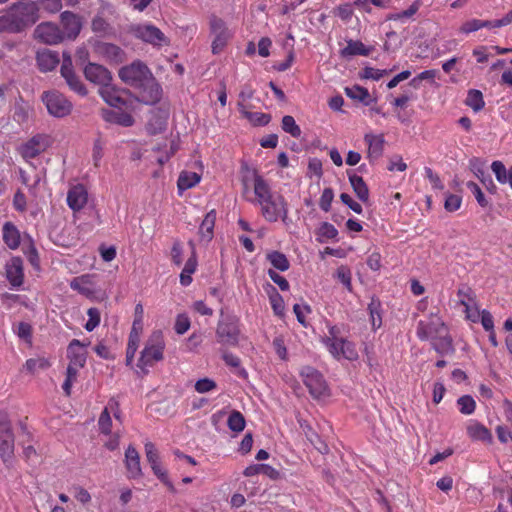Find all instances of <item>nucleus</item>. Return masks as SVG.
Segmentation results:
<instances>
[{
	"label": "nucleus",
	"instance_id": "f257e3e1",
	"mask_svg": "<svg viewBox=\"0 0 512 512\" xmlns=\"http://www.w3.org/2000/svg\"><path fill=\"white\" fill-rule=\"evenodd\" d=\"M242 186L244 195L249 188L253 189L254 198L247 197V200L260 207L261 215L266 221L286 222L289 211L287 201L282 195L273 193L268 182L255 169L247 166L243 168Z\"/></svg>",
	"mask_w": 512,
	"mask_h": 512
},
{
	"label": "nucleus",
	"instance_id": "f03ea898",
	"mask_svg": "<svg viewBox=\"0 0 512 512\" xmlns=\"http://www.w3.org/2000/svg\"><path fill=\"white\" fill-rule=\"evenodd\" d=\"M417 336L421 340H430L433 348L439 354L453 351L452 340L448 336L447 328L437 315L432 314L428 322L420 321L418 323Z\"/></svg>",
	"mask_w": 512,
	"mask_h": 512
},
{
	"label": "nucleus",
	"instance_id": "7ed1b4c3",
	"mask_svg": "<svg viewBox=\"0 0 512 512\" xmlns=\"http://www.w3.org/2000/svg\"><path fill=\"white\" fill-rule=\"evenodd\" d=\"M321 342L330 355L336 360L354 361L358 359V352L354 343L343 336L342 327L327 323V333Z\"/></svg>",
	"mask_w": 512,
	"mask_h": 512
},
{
	"label": "nucleus",
	"instance_id": "20e7f679",
	"mask_svg": "<svg viewBox=\"0 0 512 512\" xmlns=\"http://www.w3.org/2000/svg\"><path fill=\"white\" fill-rule=\"evenodd\" d=\"M164 350L165 340L162 331H153L147 339L137 362V367L140 372L144 375L147 374L149 372V368L153 367L155 363L163 360Z\"/></svg>",
	"mask_w": 512,
	"mask_h": 512
},
{
	"label": "nucleus",
	"instance_id": "39448f33",
	"mask_svg": "<svg viewBox=\"0 0 512 512\" xmlns=\"http://www.w3.org/2000/svg\"><path fill=\"white\" fill-rule=\"evenodd\" d=\"M118 76L122 82L136 88L149 80L153 75L146 64L137 60L121 67Z\"/></svg>",
	"mask_w": 512,
	"mask_h": 512
},
{
	"label": "nucleus",
	"instance_id": "423d86ee",
	"mask_svg": "<svg viewBox=\"0 0 512 512\" xmlns=\"http://www.w3.org/2000/svg\"><path fill=\"white\" fill-rule=\"evenodd\" d=\"M300 376L314 398L324 399L329 396L328 385L319 371L313 367L305 366L301 369Z\"/></svg>",
	"mask_w": 512,
	"mask_h": 512
},
{
	"label": "nucleus",
	"instance_id": "0eeeda50",
	"mask_svg": "<svg viewBox=\"0 0 512 512\" xmlns=\"http://www.w3.org/2000/svg\"><path fill=\"white\" fill-rule=\"evenodd\" d=\"M19 32L32 26L39 19V7L37 3L26 1L19 2L10 8Z\"/></svg>",
	"mask_w": 512,
	"mask_h": 512
},
{
	"label": "nucleus",
	"instance_id": "6e6552de",
	"mask_svg": "<svg viewBox=\"0 0 512 512\" xmlns=\"http://www.w3.org/2000/svg\"><path fill=\"white\" fill-rule=\"evenodd\" d=\"M52 144L53 139L50 135L39 133L22 143L18 152L25 161H29L45 152Z\"/></svg>",
	"mask_w": 512,
	"mask_h": 512
},
{
	"label": "nucleus",
	"instance_id": "1a4fd4ad",
	"mask_svg": "<svg viewBox=\"0 0 512 512\" xmlns=\"http://www.w3.org/2000/svg\"><path fill=\"white\" fill-rule=\"evenodd\" d=\"M212 37L211 51L214 55L220 54L232 38V32L226 23L219 17L212 16L209 21Z\"/></svg>",
	"mask_w": 512,
	"mask_h": 512
},
{
	"label": "nucleus",
	"instance_id": "9d476101",
	"mask_svg": "<svg viewBox=\"0 0 512 512\" xmlns=\"http://www.w3.org/2000/svg\"><path fill=\"white\" fill-rule=\"evenodd\" d=\"M42 102L50 115L62 118L70 114L72 110L71 102L60 92L52 90L42 94Z\"/></svg>",
	"mask_w": 512,
	"mask_h": 512
},
{
	"label": "nucleus",
	"instance_id": "9b49d317",
	"mask_svg": "<svg viewBox=\"0 0 512 512\" xmlns=\"http://www.w3.org/2000/svg\"><path fill=\"white\" fill-rule=\"evenodd\" d=\"M133 35L153 46H164L169 44V39L156 26L152 24H138L131 28Z\"/></svg>",
	"mask_w": 512,
	"mask_h": 512
},
{
	"label": "nucleus",
	"instance_id": "f8f14e48",
	"mask_svg": "<svg viewBox=\"0 0 512 512\" xmlns=\"http://www.w3.org/2000/svg\"><path fill=\"white\" fill-rule=\"evenodd\" d=\"M34 38L47 45H57L64 41L60 27L53 22H42L34 30Z\"/></svg>",
	"mask_w": 512,
	"mask_h": 512
},
{
	"label": "nucleus",
	"instance_id": "ddd939ff",
	"mask_svg": "<svg viewBox=\"0 0 512 512\" xmlns=\"http://www.w3.org/2000/svg\"><path fill=\"white\" fill-rule=\"evenodd\" d=\"M60 24L61 34L64 41L75 40L82 29L81 17L70 11H64L61 13Z\"/></svg>",
	"mask_w": 512,
	"mask_h": 512
},
{
	"label": "nucleus",
	"instance_id": "4468645a",
	"mask_svg": "<svg viewBox=\"0 0 512 512\" xmlns=\"http://www.w3.org/2000/svg\"><path fill=\"white\" fill-rule=\"evenodd\" d=\"M14 454V435L9 422H0V457L7 465Z\"/></svg>",
	"mask_w": 512,
	"mask_h": 512
},
{
	"label": "nucleus",
	"instance_id": "2eb2a0df",
	"mask_svg": "<svg viewBox=\"0 0 512 512\" xmlns=\"http://www.w3.org/2000/svg\"><path fill=\"white\" fill-rule=\"evenodd\" d=\"M136 89H138V100L144 104L153 105L161 99V87L153 76Z\"/></svg>",
	"mask_w": 512,
	"mask_h": 512
},
{
	"label": "nucleus",
	"instance_id": "dca6fc26",
	"mask_svg": "<svg viewBox=\"0 0 512 512\" xmlns=\"http://www.w3.org/2000/svg\"><path fill=\"white\" fill-rule=\"evenodd\" d=\"M84 75L88 81L98 85L99 88H102L104 85L112 81L110 71L104 66L96 63H89L86 65L84 68Z\"/></svg>",
	"mask_w": 512,
	"mask_h": 512
},
{
	"label": "nucleus",
	"instance_id": "f3484780",
	"mask_svg": "<svg viewBox=\"0 0 512 512\" xmlns=\"http://www.w3.org/2000/svg\"><path fill=\"white\" fill-rule=\"evenodd\" d=\"M217 341L226 346H236L238 344L239 330L231 322L220 321L216 329Z\"/></svg>",
	"mask_w": 512,
	"mask_h": 512
},
{
	"label": "nucleus",
	"instance_id": "a211bd4d",
	"mask_svg": "<svg viewBox=\"0 0 512 512\" xmlns=\"http://www.w3.org/2000/svg\"><path fill=\"white\" fill-rule=\"evenodd\" d=\"M95 51L109 63L120 64L126 59L125 52L111 43L99 42L95 46Z\"/></svg>",
	"mask_w": 512,
	"mask_h": 512
},
{
	"label": "nucleus",
	"instance_id": "6ab92c4d",
	"mask_svg": "<svg viewBox=\"0 0 512 512\" xmlns=\"http://www.w3.org/2000/svg\"><path fill=\"white\" fill-rule=\"evenodd\" d=\"M88 202V192L85 186L77 184L72 186L67 193V204L73 212L82 210Z\"/></svg>",
	"mask_w": 512,
	"mask_h": 512
},
{
	"label": "nucleus",
	"instance_id": "aec40b11",
	"mask_svg": "<svg viewBox=\"0 0 512 512\" xmlns=\"http://www.w3.org/2000/svg\"><path fill=\"white\" fill-rule=\"evenodd\" d=\"M125 90L118 89L111 82L99 88V94L102 99L111 107H122L126 104V100L123 97Z\"/></svg>",
	"mask_w": 512,
	"mask_h": 512
},
{
	"label": "nucleus",
	"instance_id": "412c9836",
	"mask_svg": "<svg viewBox=\"0 0 512 512\" xmlns=\"http://www.w3.org/2000/svg\"><path fill=\"white\" fill-rule=\"evenodd\" d=\"M503 415L506 422L511 426L509 429L506 425L500 424L496 427L495 431L498 440L501 443L512 442V402L508 399H504L502 403Z\"/></svg>",
	"mask_w": 512,
	"mask_h": 512
},
{
	"label": "nucleus",
	"instance_id": "4be33fe9",
	"mask_svg": "<svg viewBox=\"0 0 512 512\" xmlns=\"http://www.w3.org/2000/svg\"><path fill=\"white\" fill-rule=\"evenodd\" d=\"M6 278L12 287H20L24 281L23 261L19 257H13L6 264Z\"/></svg>",
	"mask_w": 512,
	"mask_h": 512
},
{
	"label": "nucleus",
	"instance_id": "5701e85b",
	"mask_svg": "<svg viewBox=\"0 0 512 512\" xmlns=\"http://www.w3.org/2000/svg\"><path fill=\"white\" fill-rule=\"evenodd\" d=\"M89 343H81L77 339H73L67 347V357L69 364L76 366H84L86 363V346Z\"/></svg>",
	"mask_w": 512,
	"mask_h": 512
},
{
	"label": "nucleus",
	"instance_id": "b1692460",
	"mask_svg": "<svg viewBox=\"0 0 512 512\" xmlns=\"http://www.w3.org/2000/svg\"><path fill=\"white\" fill-rule=\"evenodd\" d=\"M94 275L85 274L72 279L70 287L80 294L91 297L95 293Z\"/></svg>",
	"mask_w": 512,
	"mask_h": 512
},
{
	"label": "nucleus",
	"instance_id": "393cba45",
	"mask_svg": "<svg viewBox=\"0 0 512 512\" xmlns=\"http://www.w3.org/2000/svg\"><path fill=\"white\" fill-rule=\"evenodd\" d=\"M467 435L475 441H481L487 444H491L493 442V436L491 431L486 428L483 424L471 420L467 425Z\"/></svg>",
	"mask_w": 512,
	"mask_h": 512
},
{
	"label": "nucleus",
	"instance_id": "a878e982",
	"mask_svg": "<svg viewBox=\"0 0 512 512\" xmlns=\"http://www.w3.org/2000/svg\"><path fill=\"white\" fill-rule=\"evenodd\" d=\"M189 245L191 247V256L186 261L182 272L180 273V283L183 286H188L192 282V274L197 269V256L195 250V244L193 241H189Z\"/></svg>",
	"mask_w": 512,
	"mask_h": 512
},
{
	"label": "nucleus",
	"instance_id": "bb28decb",
	"mask_svg": "<svg viewBox=\"0 0 512 512\" xmlns=\"http://www.w3.org/2000/svg\"><path fill=\"white\" fill-rule=\"evenodd\" d=\"M373 47H368L359 40H348L346 47L340 50V55L343 58H349L356 55L368 56L373 51Z\"/></svg>",
	"mask_w": 512,
	"mask_h": 512
},
{
	"label": "nucleus",
	"instance_id": "cd10ccee",
	"mask_svg": "<svg viewBox=\"0 0 512 512\" xmlns=\"http://www.w3.org/2000/svg\"><path fill=\"white\" fill-rule=\"evenodd\" d=\"M37 64L42 72H49L56 68L59 63L58 54L48 49L37 53Z\"/></svg>",
	"mask_w": 512,
	"mask_h": 512
},
{
	"label": "nucleus",
	"instance_id": "c85d7f7f",
	"mask_svg": "<svg viewBox=\"0 0 512 512\" xmlns=\"http://www.w3.org/2000/svg\"><path fill=\"white\" fill-rule=\"evenodd\" d=\"M125 463L129 477L136 478L141 475L140 457L132 446H129L125 452Z\"/></svg>",
	"mask_w": 512,
	"mask_h": 512
},
{
	"label": "nucleus",
	"instance_id": "c756f323",
	"mask_svg": "<svg viewBox=\"0 0 512 512\" xmlns=\"http://www.w3.org/2000/svg\"><path fill=\"white\" fill-rule=\"evenodd\" d=\"M368 145V157L370 159L379 158L384 150V138L382 135L367 134L364 137Z\"/></svg>",
	"mask_w": 512,
	"mask_h": 512
},
{
	"label": "nucleus",
	"instance_id": "7c9ffc66",
	"mask_svg": "<svg viewBox=\"0 0 512 512\" xmlns=\"http://www.w3.org/2000/svg\"><path fill=\"white\" fill-rule=\"evenodd\" d=\"M215 221H216V212L214 210H211L210 212H208L205 215V217L199 227V236L202 241L210 242L212 240Z\"/></svg>",
	"mask_w": 512,
	"mask_h": 512
},
{
	"label": "nucleus",
	"instance_id": "2f4dec72",
	"mask_svg": "<svg viewBox=\"0 0 512 512\" xmlns=\"http://www.w3.org/2000/svg\"><path fill=\"white\" fill-rule=\"evenodd\" d=\"M103 117L108 122L124 127H130L134 124V118L129 113L123 111L105 110Z\"/></svg>",
	"mask_w": 512,
	"mask_h": 512
},
{
	"label": "nucleus",
	"instance_id": "473e14b6",
	"mask_svg": "<svg viewBox=\"0 0 512 512\" xmlns=\"http://www.w3.org/2000/svg\"><path fill=\"white\" fill-rule=\"evenodd\" d=\"M51 366V361L45 356H37L26 360L23 369L30 374L47 370Z\"/></svg>",
	"mask_w": 512,
	"mask_h": 512
},
{
	"label": "nucleus",
	"instance_id": "72a5a7b5",
	"mask_svg": "<svg viewBox=\"0 0 512 512\" xmlns=\"http://www.w3.org/2000/svg\"><path fill=\"white\" fill-rule=\"evenodd\" d=\"M3 240L10 249L18 248L20 244V233L11 223L7 222L3 226Z\"/></svg>",
	"mask_w": 512,
	"mask_h": 512
},
{
	"label": "nucleus",
	"instance_id": "f704fd0d",
	"mask_svg": "<svg viewBox=\"0 0 512 512\" xmlns=\"http://www.w3.org/2000/svg\"><path fill=\"white\" fill-rule=\"evenodd\" d=\"M349 181L359 200L364 203L367 202L369 199V190L363 178L357 174H351L349 175Z\"/></svg>",
	"mask_w": 512,
	"mask_h": 512
},
{
	"label": "nucleus",
	"instance_id": "c9c22d12",
	"mask_svg": "<svg viewBox=\"0 0 512 512\" xmlns=\"http://www.w3.org/2000/svg\"><path fill=\"white\" fill-rule=\"evenodd\" d=\"M201 180V176L192 171H183L180 173L177 187L180 191L191 189L195 187Z\"/></svg>",
	"mask_w": 512,
	"mask_h": 512
},
{
	"label": "nucleus",
	"instance_id": "e433bc0d",
	"mask_svg": "<svg viewBox=\"0 0 512 512\" xmlns=\"http://www.w3.org/2000/svg\"><path fill=\"white\" fill-rule=\"evenodd\" d=\"M491 169L499 183H508L512 188V166L507 170L501 161H494L491 164Z\"/></svg>",
	"mask_w": 512,
	"mask_h": 512
},
{
	"label": "nucleus",
	"instance_id": "4c0bfd02",
	"mask_svg": "<svg viewBox=\"0 0 512 512\" xmlns=\"http://www.w3.org/2000/svg\"><path fill=\"white\" fill-rule=\"evenodd\" d=\"M345 94L356 101L362 102L365 105H369L371 102V96L369 94V91L359 85H353L351 87L345 88Z\"/></svg>",
	"mask_w": 512,
	"mask_h": 512
},
{
	"label": "nucleus",
	"instance_id": "58836bf2",
	"mask_svg": "<svg viewBox=\"0 0 512 512\" xmlns=\"http://www.w3.org/2000/svg\"><path fill=\"white\" fill-rule=\"evenodd\" d=\"M239 111L249 120L250 123L256 126H264L270 122V115L261 112H249L242 104H239Z\"/></svg>",
	"mask_w": 512,
	"mask_h": 512
},
{
	"label": "nucleus",
	"instance_id": "ea45409f",
	"mask_svg": "<svg viewBox=\"0 0 512 512\" xmlns=\"http://www.w3.org/2000/svg\"><path fill=\"white\" fill-rule=\"evenodd\" d=\"M140 340L139 331H131L126 349V364L131 365L138 349Z\"/></svg>",
	"mask_w": 512,
	"mask_h": 512
},
{
	"label": "nucleus",
	"instance_id": "a19ab883",
	"mask_svg": "<svg viewBox=\"0 0 512 512\" xmlns=\"http://www.w3.org/2000/svg\"><path fill=\"white\" fill-rule=\"evenodd\" d=\"M227 425L233 432H242L245 428L246 421L239 411H232L227 419Z\"/></svg>",
	"mask_w": 512,
	"mask_h": 512
},
{
	"label": "nucleus",
	"instance_id": "79ce46f5",
	"mask_svg": "<svg viewBox=\"0 0 512 512\" xmlns=\"http://www.w3.org/2000/svg\"><path fill=\"white\" fill-rule=\"evenodd\" d=\"M466 104L475 112L482 110L485 102L481 91L476 89L470 90L466 98Z\"/></svg>",
	"mask_w": 512,
	"mask_h": 512
},
{
	"label": "nucleus",
	"instance_id": "37998d69",
	"mask_svg": "<svg viewBox=\"0 0 512 512\" xmlns=\"http://www.w3.org/2000/svg\"><path fill=\"white\" fill-rule=\"evenodd\" d=\"M30 107L22 99L16 101L13 107V119L18 123H23L28 119Z\"/></svg>",
	"mask_w": 512,
	"mask_h": 512
},
{
	"label": "nucleus",
	"instance_id": "c03bdc74",
	"mask_svg": "<svg viewBox=\"0 0 512 512\" xmlns=\"http://www.w3.org/2000/svg\"><path fill=\"white\" fill-rule=\"evenodd\" d=\"M272 292L269 295L271 307L277 316H284L285 304L282 296L277 292L274 287H271Z\"/></svg>",
	"mask_w": 512,
	"mask_h": 512
},
{
	"label": "nucleus",
	"instance_id": "a18cd8bd",
	"mask_svg": "<svg viewBox=\"0 0 512 512\" xmlns=\"http://www.w3.org/2000/svg\"><path fill=\"white\" fill-rule=\"evenodd\" d=\"M267 259L274 268L280 271H286L289 268V261L283 253L273 251L267 254Z\"/></svg>",
	"mask_w": 512,
	"mask_h": 512
},
{
	"label": "nucleus",
	"instance_id": "49530a36",
	"mask_svg": "<svg viewBox=\"0 0 512 512\" xmlns=\"http://www.w3.org/2000/svg\"><path fill=\"white\" fill-rule=\"evenodd\" d=\"M3 32H19L11 10H9L7 14L0 16V33Z\"/></svg>",
	"mask_w": 512,
	"mask_h": 512
},
{
	"label": "nucleus",
	"instance_id": "de8ad7c7",
	"mask_svg": "<svg viewBox=\"0 0 512 512\" xmlns=\"http://www.w3.org/2000/svg\"><path fill=\"white\" fill-rule=\"evenodd\" d=\"M380 301L372 298L371 302L368 305V310L370 313L371 324L373 329H377L381 326V315H380Z\"/></svg>",
	"mask_w": 512,
	"mask_h": 512
},
{
	"label": "nucleus",
	"instance_id": "09e8293b",
	"mask_svg": "<svg viewBox=\"0 0 512 512\" xmlns=\"http://www.w3.org/2000/svg\"><path fill=\"white\" fill-rule=\"evenodd\" d=\"M282 129L294 138H299L302 133L299 125H297L295 119L290 115H286L282 118Z\"/></svg>",
	"mask_w": 512,
	"mask_h": 512
},
{
	"label": "nucleus",
	"instance_id": "8fccbe9b",
	"mask_svg": "<svg viewBox=\"0 0 512 512\" xmlns=\"http://www.w3.org/2000/svg\"><path fill=\"white\" fill-rule=\"evenodd\" d=\"M99 430L102 434L109 435L111 434L112 428V418L109 411V408L106 407L100 414L98 420Z\"/></svg>",
	"mask_w": 512,
	"mask_h": 512
},
{
	"label": "nucleus",
	"instance_id": "3c124183",
	"mask_svg": "<svg viewBox=\"0 0 512 512\" xmlns=\"http://www.w3.org/2000/svg\"><path fill=\"white\" fill-rule=\"evenodd\" d=\"M336 279L343 284L348 291H352V274L351 270L346 266H340L335 273Z\"/></svg>",
	"mask_w": 512,
	"mask_h": 512
},
{
	"label": "nucleus",
	"instance_id": "603ef678",
	"mask_svg": "<svg viewBox=\"0 0 512 512\" xmlns=\"http://www.w3.org/2000/svg\"><path fill=\"white\" fill-rule=\"evenodd\" d=\"M459 410L464 415H471L476 408L475 400L469 396L464 395L457 400Z\"/></svg>",
	"mask_w": 512,
	"mask_h": 512
},
{
	"label": "nucleus",
	"instance_id": "864d4df0",
	"mask_svg": "<svg viewBox=\"0 0 512 512\" xmlns=\"http://www.w3.org/2000/svg\"><path fill=\"white\" fill-rule=\"evenodd\" d=\"M88 320L85 324V329L89 332L93 331L100 324V311L97 308H89L87 311Z\"/></svg>",
	"mask_w": 512,
	"mask_h": 512
},
{
	"label": "nucleus",
	"instance_id": "5fc2aeb1",
	"mask_svg": "<svg viewBox=\"0 0 512 512\" xmlns=\"http://www.w3.org/2000/svg\"><path fill=\"white\" fill-rule=\"evenodd\" d=\"M388 73L387 70H381L373 67H365L360 72V77L362 79H371L374 81L380 80L384 75Z\"/></svg>",
	"mask_w": 512,
	"mask_h": 512
},
{
	"label": "nucleus",
	"instance_id": "6e6d98bb",
	"mask_svg": "<svg viewBox=\"0 0 512 512\" xmlns=\"http://www.w3.org/2000/svg\"><path fill=\"white\" fill-rule=\"evenodd\" d=\"M216 387V382L210 378L199 379L194 385L195 390L201 394L213 391Z\"/></svg>",
	"mask_w": 512,
	"mask_h": 512
},
{
	"label": "nucleus",
	"instance_id": "4d7b16f0",
	"mask_svg": "<svg viewBox=\"0 0 512 512\" xmlns=\"http://www.w3.org/2000/svg\"><path fill=\"white\" fill-rule=\"evenodd\" d=\"M190 319L186 314H179L176 317L174 329L179 335H183L190 329Z\"/></svg>",
	"mask_w": 512,
	"mask_h": 512
},
{
	"label": "nucleus",
	"instance_id": "13d9d810",
	"mask_svg": "<svg viewBox=\"0 0 512 512\" xmlns=\"http://www.w3.org/2000/svg\"><path fill=\"white\" fill-rule=\"evenodd\" d=\"M39 9H43L49 13H57L62 8L61 0H39L37 2Z\"/></svg>",
	"mask_w": 512,
	"mask_h": 512
},
{
	"label": "nucleus",
	"instance_id": "bf43d9fd",
	"mask_svg": "<svg viewBox=\"0 0 512 512\" xmlns=\"http://www.w3.org/2000/svg\"><path fill=\"white\" fill-rule=\"evenodd\" d=\"M467 188L470 190V192L475 196V199L477 200L478 204L481 207H487L488 201L485 198L483 192L481 191L480 187L472 181L467 182L466 184Z\"/></svg>",
	"mask_w": 512,
	"mask_h": 512
},
{
	"label": "nucleus",
	"instance_id": "052dcab7",
	"mask_svg": "<svg viewBox=\"0 0 512 512\" xmlns=\"http://www.w3.org/2000/svg\"><path fill=\"white\" fill-rule=\"evenodd\" d=\"M471 302H472L471 299H469L468 301H466L464 299L460 300L461 305H463L465 307V313H466L467 319L471 320L472 322H476L480 316V312H479L478 308Z\"/></svg>",
	"mask_w": 512,
	"mask_h": 512
},
{
	"label": "nucleus",
	"instance_id": "680f3d73",
	"mask_svg": "<svg viewBox=\"0 0 512 512\" xmlns=\"http://www.w3.org/2000/svg\"><path fill=\"white\" fill-rule=\"evenodd\" d=\"M353 13V7L349 3L340 4L335 9V15L345 22H349L351 20Z\"/></svg>",
	"mask_w": 512,
	"mask_h": 512
},
{
	"label": "nucleus",
	"instance_id": "e2e57ef3",
	"mask_svg": "<svg viewBox=\"0 0 512 512\" xmlns=\"http://www.w3.org/2000/svg\"><path fill=\"white\" fill-rule=\"evenodd\" d=\"M143 319H144V308L142 304L138 303L135 306L134 311V321L131 331H139L141 333L143 329Z\"/></svg>",
	"mask_w": 512,
	"mask_h": 512
},
{
	"label": "nucleus",
	"instance_id": "0e129e2a",
	"mask_svg": "<svg viewBox=\"0 0 512 512\" xmlns=\"http://www.w3.org/2000/svg\"><path fill=\"white\" fill-rule=\"evenodd\" d=\"M437 75H438V71L435 70V69L425 70V71L419 73L416 77H414L411 80V85L414 86V87H418L419 86V82L422 81V80H428L431 83H433L435 78L437 77Z\"/></svg>",
	"mask_w": 512,
	"mask_h": 512
},
{
	"label": "nucleus",
	"instance_id": "69168bd1",
	"mask_svg": "<svg viewBox=\"0 0 512 512\" xmlns=\"http://www.w3.org/2000/svg\"><path fill=\"white\" fill-rule=\"evenodd\" d=\"M333 198H334L333 190L331 188H325L323 190L322 195L319 200L320 208L323 211L328 212L331 208V203L333 201Z\"/></svg>",
	"mask_w": 512,
	"mask_h": 512
},
{
	"label": "nucleus",
	"instance_id": "338daca9",
	"mask_svg": "<svg viewBox=\"0 0 512 512\" xmlns=\"http://www.w3.org/2000/svg\"><path fill=\"white\" fill-rule=\"evenodd\" d=\"M462 203V199L458 195L448 194L445 198L444 207L449 212L457 211Z\"/></svg>",
	"mask_w": 512,
	"mask_h": 512
},
{
	"label": "nucleus",
	"instance_id": "774afa93",
	"mask_svg": "<svg viewBox=\"0 0 512 512\" xmlns=\"http://www.w3.org/2000/svg\"><path fill=\"white\" fill-rule=\"evenodd\" d=\"M165 126H166L165 118L157 116V117H154L153 119L149 120L147 129L151 134H156V133L164 130Z\"/></svg>",
	"mask_w": 512,
	"mask_h": 512
}]
</instances>
